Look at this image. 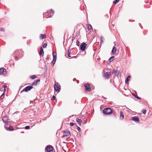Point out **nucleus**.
Instances as JSON below:
<instances>
[{"label": "nucleus", "mask_w": 152, "mask_h": 152, "mask_svg": "<svg viewBox=\"0 0 152 152\" xmlns=\"http://www.w3.org/2000/svg\"><path fill=\"white\" fill-rule=\"evenodd\" d=\"M24 54L23 52L21 50L16 51L14 53V57L15 60H17V58H20Z\"/></svg>", "instance_id": "nucleus-1"}, {"label": "nucleus", "mask_w": 152, "mask_h": 152, "mask_svg": "<svg viewBox=\"0 0 152 152\" xmlns=\"http://www.w3.org/2000/svg\"><path fill=\"white\" fill-rule=\"evenodd\" d=\"M2 120L5 123L4 127L7 130H10V126H9L8 123L10 122L9 119L7 117H3Z\"/></svg>", "instance_id": "nucleus-2"}, {"label": "nucleus", "mask_w": 152, "mask_h": 152, "mask_svg": "<svg viewBox=\"0 0 152 152\" xmlns=\"http://www.w3.org/2000/svg\"><path fill=\"white\" fill-rule=\"evenodd\" d=\"M103 112L105 115H110L113 113V111L110 108H106L103 110Z\"/></svg>", "instance_id": "nucleus-3"}, {"label": "nucleus", "mask_w": 152, "mask_h": 152, "mask_svg": "<svg viewBox=\"0 0 152 152\" xmlns=\"http://www.w3.org/2000/svg\"><path fill=\"white\" fill-rule=\"evenodd\" d=\"M64 136L66 137H70V136L71 135V133L69 132V131L68 130L66 129L65 130L64 132Z\"/></svg>", "instance_id": "nucleus-4"}, {"label": "nucleus", "mask_w": 152, "mask_h": 152, "mask_svg": "<svg viewBox=\"0 0 152 152\" xmlns=\"http://www.w3.org/2000/svg\"><path fill=\"white\" fill-rule=\"evenodd\" d=\"M54 89L56 91H59L60 89L61 86L58 83L55 84Z\"/></svg>", "instance_id": "nucleus-5"}, {"label": "nucleus", "mask_w": 152, "mask_h": 152, "mask_svg": "<svg viewBox=\"0 0 152 152\" xmlns=\"http://www.w3.org/2000/svg\"><path fill=\"white\" fill-rule=\"evenodd\" d=\"M33 87L31 86H28L25 87L24 89H23V90L21 91V92L23 91L27 92L28 91L30 90Z\"/></svg>", "instance_id": "nucleus-6"}, {"label": "nucleus", "mask_w": 152, "mask_h": 152, "mask_svg": "<svg viewBox=\"0 0 152 152\" xmlns=\"http://www.w3.org/2000/svg\"><path fill=\"white\" fill-rule=\"evenodd\" d=\"M104 77L105 78L108 79L109 78L110 76V72H106L104 71Z\"/></svg>", "instance_id": "nucleus-7"}, {"label": "nucleus", "mask_w": 152, "mask_h": 152, "mask_svg": "<svg viewBox=\"0 0 152 152\" xmlns=\"http://www.w3.org/2000/svg\"><path fill=\"white\" fill-rule=\"evenodd\" d=\"M86 44L84 43H82L80 46V49L82 51H84L85 50V49L86 47Z\"/></svg>", "instance_id": "nucleus-8"}, {"label": "nucleus", "mask_w": 152, "mask_h": 152, "mask_svg": "<svg viewBox=\"0 0 152 152\" xmlns=\"http://www.w3.org/2000/svg\"><path fill=\"white\" fill-rule=\"evenodd\" d=\"M46 149L48 152H50L53 151V147L50 145H48L47 146Z\"/></svg>", "instance_id": "nucleus-9"}, {"label": "nucleus", "mask_w": 152, "mask_h": 152, "mask_svg": "<svg viewBox=\"0 0 152 152\" xmlns=\"http://www.w3.org/2000/svg\"><path fill=\"white\" fill-rule=\"evenodd\" d=\"M85 88V90L86 91H89L91 90V88H90V85L88 84H86L84 85Z\"/></svg>", "instance_id": "nucleus-10"}, {"label": "nucleus", "mask_w": 152, "mask_h": 152, "mask_svg": "<svg viewBox=\"0 0 152 152\" xmlns=\"http://www.w3.org/2000/svg\"><path fill=\"white\" fill-rule=\"evenodd\" d=\"M132 119L136 123H139L140 120L139 118L137 116H134L132 117Z\"/></svg>", "instance_id": "nucleus-11"}, {"label": "nucleus", "mask_w": 152, "mask_h": 152, "mask_svg": "<svg viewBox=\"0 0 152 152\" xmlns=\"http://www.w3.org/2000/svg\"><path fill=\"white\" fill-rule=\"evenodd\" d=\"M6 69L3 68H0V75L4 74L5 73Z\"/></svg>", "instance_id": "nucleus-12"}, {"label": "nucleus", "mask_w": 152, "mask_h": 152, "mask_svg": "<svg viewBox=\"0 0 152 152\" xmlns=\"http://www.w3.org/2000/svg\"><path fill=\"white\" fill-rule=\"evenodd\" d=\"M120 119L121 120H122L124 118V114L122 111H120Z\"/></svg>", "instance_id": "nucleus-13"}, {"label": "nucleus", "mask_w": 152, "mask_h": 152, "mask_svg": "<svg viewBox=\"0 0 152 152\" xmlns=\"http://www.w3.org/2000/svg\"><path fill=\"white\" fill-rule=\"evenodd\" d=\"M44 52L43 51V49H42V47L40 48V51L39 53V54L40 56L42 55V56L44 55Z\"/></svg>", "instance_id": "nucleus-14"}, {"label": "nucleus", "mask_w": 152, "mask_h": 152, "mask_svg": "<svg viewBox=\"0 0 152 152\" xmlns=\"http://www.w3.org/2000/svg\"><path fill=\"white\" fill-rule=\"evenodd\" d=\"M50 12L48 11L47 12H45V13L44 14V16H48L49 15L48 17H47V18L48 17H51V15H50Z\"/></svg>", "instance_id": "nucleus-15"}, {"label": "nucleus", "mask_w": 152, "mask_h": 152, "mask_svg": "<svg viewBox=\"0 0 152 152\" xmlns=\"http://www.w3.org/2000/svg\"><path fill=\"white\" fill-rule=\"evenodd\" d=\"M56 60V58L55 57H54V58H53V60L52 62V63L53 64V66L55 64Z\"/></svg>", "instance_id": "nucleus-16"}, {"label": "nucleus", "mask_w": 152, "mask_h": 152, "mask_svg": "<svg viewBox=\"0 0 152 152\" xmlns=\"http://www.w3.org/2000/svg\"><path fill=\"white\" fill-rule=\"evenodd\" d=\"M76 121L80 125H81V123L82 121L81 119H79L78 118H76Z\"/></svg>", "instance_id": "nucleus-17"}, {"label": "nucleus", "mask_w": 152, "mask_h": 152, "mask_svg": "<svg viewBox=\"0 0 152 152\" xmlns=\"http://www.w3.org/2000/svg\"><path fill=\"white\" fill-rule=\"evenodd\" d=\"M46 37L45 34H41L40 37V38L41 39H45Z\"/></svg>", "instance_id": "nucleus-18"}, {"label": "nucleus", "mask_w": 152, "mask_h": 152, "mask_svg": "<svg viewBox=\"0 0 152 152\" xmlns=\"http://www.w3.org/2000/svg\"><path fill=\"white\" fill-rule=\"evenodd\" d=\"M116 48L114 46L113 47L112 52L113 53H115L116 52Z\"/></svg>", "instance_id": "nucleus-19"}, {"label": "nucleus", "mask_w": 152, "mask_h": 152, "mask_svg": "<svg viewBox=\"0 0 152 152\" xmlns=\"http://www.w3.org/2000/svg\"><path fill=\"white\" fill-rule=\"evenodd\" d=\"M39 81H40V80L39 79L37 80L36 81H35L34 82L32 83V85L33 86V85H36L37 84V83L38 82H39Z\"/></svg>", "instance_id": "nucleus-20"}, {"label": "nucleus", "mask_w": 152, "mask_h": 152, "mask_svg": "<svg viewBox=\"0 0 152 152\" xmlns=\"http://www.w3.org/2000/svg\"><path fill=\"white\" fill-rule=\"evenodd\" d=\"M131 76L130 75H128L126 78V80L125 81V83L126 84H127V82L129 81V78H130Z\"/></svg>", "instance_id": "nucleus-21"}, {"label": "nucleus", "mask_w": 152, "mask_h": 152, "mask_svg": "<svg viewBox=\"0 0 152 152\" xmlns=\"http://www.w3.org/2000/svg\"><path fill=\"white\" fill-rule=\"evenodd\" d=\"M132 94L133 96H134L136 98L139 100L141 99V98L140 97H138V96L135 95L134 94Z\"/></svg>", "instance_id": "nucleus-22"}, {"label": "nucleus", "mask_w": 152, "mask_h": 152, "mask_svg": "<svg viewBox=\"0 0 152 152\" xmlns=\"http://www.w3.org/2000/svg\"><path fill=\"white\" fill-rule=\"evenodd\" d=\"M88 30H90L92 29V27L91 25H88Z\"/></svg>", "instance_id": "nucleus-23"}, {"label": "nucleus", "mask_w": 152, "mask_h": 152, "mask_svg": "<svg viewBox=\"0 0 152 152\" xmlns=\"http://www.w3.org/2000/svg\"><path fill=\"white\" fill-rule=\"evenodd\" d=\"M115 57L113 56H111L109 59L108 61H110V62H111V61H113L114 58Z\"/></svg>", "instance_id": "nucleus-24"}, {"label": "nucleus", "mask_w": 152, "mask_h": 152, "mask_svg": "<svg viewBox=\"0 0 152 152\" xmlns=\"http://www.w3.org/2000/svg\"><path fill=\"white\" fill-rule=\"evenodd\" d=\"M36 76L35 75H32L30 77V78H31V79H33L36 78Z\"/></svg>", "instance_id": "nucleus-25"}, {"label": "nucleus", "mask_w": 152, "mask_h": 152, "mask_svg": "<svg viewBox=\"0 0 152 152\" xmlns=\"http://www.w3.org/2000/svg\"><path fill=\"white\" fill-rule=\"evenodd\" d=\"M53 58H54V56L56 58V52H53Z\"/></svg>", "instance_id": "nucleus-26"}, {"label": "nucleus", "mask_w": 152, "mask_h": 152, "mask_svg": "<svg viewBox=\"0 0 152 152\" xmlns=\"http://www.w3.org/2000/svg\"><path fill=\"white\" fill-rule=\"evenodd\" d=\"M142 112L145 115L146 113V110L145 109H143Z\"/></svg>", "instance_id": "nucleus-27"}, {"label": "nucleus", "mask_w": 152, "mask_h": 152, "mask_svg": "<svg viewBox=\"0 0 152 152\" xmlns=\"http://www.w3.org/2000/svg\"><path fill=\"white\" fill-rule=\"evenodd\" d=\"M119 0H116L115 1H113V4H116L119 2Z\"/></svg>", "instance_id": "nucleus-28"}, {"label": "nucleus", "mask_w": 152, "mask_h": 152, "mask_svg": "<svg viewBox=\"0 0 152 152\" xmlns=\"http://www.w3.org/2000/svg\"><path fill=\"white\" fill-rule=\"evenodd\" d=\"M47 43H44L43 45V47L44 48H45L47 47Z\"/></svg>", "instance_id": "nucleus-29"}, {"label": "nucleus", "mask_w": 152, "mask_h": 152, "mask_svg": "<svg viewBox=\"0 0 152 152\" xmlns=\"http://www.w3.org/2000/svg\"><path fill=\"white\" fill-rule=\"evenodd\" d=\"M104 40V38L103 37H101L100 38L101 42L102 43Z\"/></svg>", "instance_id": "nucleus-30"}, {"label": "nucleus", "mask_w": 152, "mask_h": 152, "mask_svg": "<svg viewBox=\"0 0 152 152\" xmlns=\"http://www.w3.org/2000/svg\"><path fill=\"white\" fill-rule=\"evenodd\" d=\"M117 72V71L116 70H114L113 71V73L114 74V75H115Z\"/></svg>", "instance_id": "nucleus-31"}, {"label": "nucleus", "mask_w": 152, "mask_h": 152, "mask_svg": "<svg viewBox=\"0 0 152 152\" xmlns=\"http://www.w3.org/2000/svg\"><path fill=\"white\" fill-rule=\"evenodd\" d=\"M25 128L26 129H30L29 126H26L25 127Z\"/></svg>", "instance_id": "nucleus-32"}, {"label": "nucleus", "mask_w": 152, "mask_h": 152, "mask_svg": "<svg viewBox=\"0 0 152 152\" xmlns=\"http://www.w3.org/2000/svg\"><path fill=\"white\" fill-rule=\"evenodd\" d=\"M76 44H77V45L78 46H79L80 45V43H79V42L78 41H77L76 42Z\"/></svg>", "instance_id": "nucleus-33"}, {"label": "nucleus", "mask_w": 152, "mask_h": 152, "mask_svg": "<svg viewBox=\"0 0 152 152\" xmlns=\"http://www.w3.org/2000/svg\"><path fill=\"white\" fill-rule=\"evenodd\" d=\"M14 129H13V128L11 126H10V131H13Z\"/></svg>", "instance_id": "nucleus-34"}, {"label": "nucleus", "mask_w": 152, "mask_h": 152, "mask_svg": "<svg viewBox=\"0 0 152 152\" xmlns=\"http://www.w3.org/2000/svg\"><path fill=\"white\" fill-rule=\"evenodd\" d=\"M55 96H53L51 98V100H55Z\"/></svg>", "instance_id": "nucleus-35"}, {"label": "nucleus", "mask_w": 152, "mask_h": 152, "mask_svg": "<svg viewBox=\"0 0 152 152\" xmlns=\"http://www.w3.org/2000/svg\"><path fill=\"white\" fill-rule=\"evenodd\" d=\"M77 129L78 130V131L79 132H80L81 131V129L80 128V127H78V126H77Z\"/></svg>", "instance_id": "nucleus-36"}, {"label": "nucleus", "mask_w": 152, "mask_h": 152, "mask_svg": "<svg viewBox=\"0 0 152 152\" xmlns=\"http://www.w3.org/2000/svg\"><path fill=\"white\" fill-rule=\"evenodd\" d=\"M4 94H2L1 96V98L2 99L4 98Z\"/></svg>", "instance_id": "nucleus-37"}, {"label": "nucleus", "mask_w": 152, "mask_h": 152, "mask_svg": "<svg viewBox=\"0 0 152 152\" xmlns=\"http://www.w3.org/2000/svg\"><path fill=\"white\" fill-rule=\"evenodd\" d=\"M71 52V50H69L67 51V54H70V52Z\"/></svg>", "instance_id": "nucleus-38"}, {"label": "nucleus", "mask_w": 152, "mask_h": 152, "mask_svg": "<svg viewBox=\"0 0 152 152\" xmlns=\"http://www.w3.org/2000/svg\"><path fill=\"white\" fill-rule=\"evenodd\" d=\"M0 30L1 31H4V28H1Z\"/></svg>", "instance_id": "nucleus-39"}, {"label": "nucleus", "mask_w": 152, "mask_h": 152, "mask_svg": "<svg viewBox=\"0 0 152 152\" xmlns=\"http://www.w3.org/2000/svg\"><path fill=\"white\" fill-rule=\"evenodd\" d=\"M4 88V91H5V90H6V88L7 87V86H3Z\"/></svg>", "instance_id": "nucleus-40"}, {"label": "nucleus", "mask_w": 152, "mask_h": 152, "mask_svg": "<svg viewBox=\"0 0 152 152\" xmlns=\"http://www.w3.org/2000/svg\"><path fill=\"white\" fill-rule=\"evenodd\" d=\"M74 124L73 123H70V125L71 126H73L74 125Z\"/></svg>", "instance_id": "nucleus-41"}, {"label": "nucleus", "mask_w": 152, "mask_h": 152, "mask_svg": "<svg viewBox=\"0 0 152 152\" xmlns=\"http://www.w3.org/2000/svg\"><path fill=\"white\" fill-rule=\"evenodd\" d=\"M68 57H71V56H70V54H68Z\"/></svg>", "instance_id": "nucleus-42"}, {"label": "nucleus", "mask_w": 152, "mask_h": 152, "mask_svg": "<svg viewBox=\"0 0 152 152\" xmlns=\"http://www.w3.org/2000/svg\"><path fill=\"white\" fill-rule=\"evenodd\" d=\"M51 10V11H52V12H53V13H54V11H53L52 10H51H51Z\"/></svg>", "instance_id": "nucleus-43"}, {"label": "nucleus", "mask_w": 152, "mask_h": 152, "mask_svg": "<svg viewBox=\"0 0 152 152\" xmlns=\"http://www.w3.org/2000/svg\"><path fill=\"white\" fill-rule=\"evenodd\" d=\"M30 42H27V44H30Z\"/></svg>", "instance_id": "nucleus-44"}, {"label": "nucleus", "mask_w": 152, "mask_h": 152, "mask_svg": "<svg viewBox=\"0 0 152 152\" xmlns=\"http://www.w3.org/2000/svg\"><path fill=\"white\" fill-rule=\"evenodd\" d=\"M85 121L86 122L85 123H87V121H86V120H85Z\"/></svg>", "instance_id": "nucleus-45"}]
</instances>
